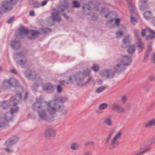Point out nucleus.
I'll return each instance as SVG.
<instances>
[{"label":"nucleus","mask_w":155,"mask_h":155,"mask_svg":"<svg viewBox=\"0 0 155 155\" xmlns=\"http://www.w3.org/2000/svg\"><path fill=\"white\" fill-rule=\"evenodd\" d=\"M19 110L18 107H13L10 109V113H6L4 118H0V129L4 128L6 126H8L7 123L12 121L14 119L13 114L18 112Z\"/></svg>","instance_id":"f257e3e1"},{"label":"nucleus","mask_w":155,"mask_h":155,"mask_svg":"<svg viewBox=\"0 0 155 155\" xmlns=\"http://www.w3.org/2000/svg\"><path fill=\"white\" fill-rule=\"evenodd\" d=\"M47 104L49 107L47 110L50 114H54L56 111L61 112L64 109V106L59 105L58 102L55 100L50 101Z\"/></svg>","instance_id":"f03ea898"},{"label":"nucleus","mask_w":155,"mask_h":155,"mask_svg":"<svg viewBox=\"0 0 155 155\" xmlns=\"http://www.w3.org/2000/svg\"><path fill=\"white\" fill-rule=\"evenodd\" d=\"M14 57L17 63L22 67H24L27 62L26 58L21 52L15 54Z\"/></svg>","instance_id":"7ed1b4c3"},{"label":"nucleus","mask_w":155,"mask_h":155,"mask_svg":"<svg viewBox=\"0 0 155 155\" xmlns=\"http://www.w3.org/2000/svg\"><path fill=\"white\" fill-rule=\"evenodd\" d=\"M122 134V131L120 130L114 135L111 140L110 145V149L115 148L118 146L119 143L117 140L121 137Z\"/></svg>","instance_id":"20e7f679"},{"label":"nucleus","mask_w":155,"mask_h":155,"mask_svg":"<svg viewBox=\"0 0 155 155\" xmlns=\"http://www.w3.org/2000/svg\"><path fill=\"white\" fill-rule=\"evenodd\" d=\"M18 0H6L2 3V7L5 10L10 11L13 9V6L15 5Z\"/></svg>","instance_id":"39448f33"},{"label":"nucleus","mask_w":155,"mask_h":155,"mask_svg":"<svg viewBox=\"0 0 155 155\" xmlns=\"http://www.w3.org/2000/svg\"><path fill=\"white\" fill-rule=\"evenodd\" d=\"M17 98L16 96H14L12 97L8 101H4L1 104L2 108L3 110L6 109L9 106L13 105L15 107L16 106L17 103L14 102V101H16Z\"/></svg>","instance_id":"423d86ee"},{"label":"nucleus","mask_w":155,"mask_h":155,"mask_svg":"<svg viewBox=\"0 0 155 155\" xmlns=\"http://www.w3.org/2000/svg\"><path fill=\"white\" fill-rule=\"evenodd\" d=\"M19 82L17 79L13 78H11L8 80H4L3 85L7 87L8 85L11 87H15L19 85Z\"/></svg>","instance_id":"0eeeda50"},{"label":"nucleus","mask_w":155,"mask_h":155,"mask_svg":"<svg viewBox=\"0 0 155 155\" xmlns=\"http://www.w3.org/2000/svg\"><path fill=\"white\" fill-rule=\"evenodd\" d=\"M44 110L38 111L39 119L40 120H45L49 122H51L53 120L52 117L49 118L48 114L46 113L45 111Z\"/></svg>","instance_id":"6e6552de"},{"label":"nucleus","mask_w":155,"mask_h":155,"mask_svg":"<svg viewBox=\"0 0 155 155\" xmlns=\"http://www.w3.org/2000/svg\"><path fill=\"white\" fill-rule=\"evenodd\" d=\"M128 5V8L130 13L131 15L130 16L131 21L133 25H135L136 24V19L133 16V15L135 14V8L134 5L132 3L131 0H126Z\"/></svg>","instance_id":"1a4fd4ad"},{"label":"nucleus","mask_w":155,"mask_h":155,"mask_svg":"<svg viewBox=\"0 0 155 155\" xmlns=\"http://www.w3.org/2000/svg\"><path fill=\"white\" fill-rule=\"evenodd\" d=\"M19 138L16 136H13L8 139L4 143L6 147L13 146L16 144L19 141Z\"/></svg>","instance_id":"9d476101"},{"label":"nucleus","mask_w":155,"mask_h":155,"mask_svg":"<svg viewBox=\"0 0 155 155\" xmlns=\"http://www.w3.org/2000/svg\"><path fill=\"white\" fill-rule=\"evenodd\" d=\"M45 104L44 102L42 101L40 98H37L35 102L33 104L32 107L34 110H37L40 108L43 109V106Z\"/></svg>","instance_id":"9b49d317"},{"label":"nucleus","mask_w":155,"mask_h":155,"mask_svg":"<svg viewBox=\"0 0 155 155\" xmlns=\"http://www.w3.org/2000/svg\"><path fill=\"white\" fill-rule=\"evenodd\" d=\"M136 37L138 38L136 47L137 48L138 53L140 54L143 50L144 48V45L141 39L139 38L138 35L137 34Z\"/></svg>","instance_id":"f8f14e48"},{"label":"nucleus","mask_w":155,"mask_h":155,"mask_svg":"<svg viewBox=\"0 0 155 155\" xmlns=\"http://www.w3.org/2000/svg\"><path fill=\"white\" fill-rule=\"evenodd\" d=\"M24 74L26 77L32 80L36 78V76L35 72L34 70H28L25 71Z\"/></svg>","instance_id":"ddd939ff"},{"label":"nucleus","mask_w":155,"mask_h":155,"mask_svg":"<svg viewBox=\"0 0 155 155\" xmlns=\"http://www.w3.org/2000/svg\"><path fill=\"white\" fill-rule=\"evenodd\" d=\"M85 77V73L83 72H78L74 75V78L75 80L78 82H82L84 77Z\"/></svg>","instance_id":"4468645a"},{"label":"nucleus","mask_w":155,"mask_h":155,"mask_svg":"<svg viewBox=\"0 0 155 155\" xmlns=\"http://www.w3.org/2000/svg\"><path fill=\"white\" fill-rule=\"evenodd\" d=\"M43 90L49 93L52 92L54 91V87L49 83H47L42 86Z\"/></svg>","instance_id":"2eb2a0df"},{"label":"nucleus","mask_w":155,"mask_h":155,"mask_svg":"<svg viewBox=\"0 0 155 155\" xmlns=\"http://www.w3.org/2000/svg\"><path fill=\"white\" fill-rule=\"evenodd\" d=\"M45 135L47 138L49 137H54L55 136V131L52 128H48L45 130Z\"/></svg>","instance_id":"dca6fc26"},{"label":"nucleus","mask_w":155,"mask_h":155,"mask_svg":"<svg viewBox=\"0 0 155 155\" xmlns=\"http://www.w3.org/2000/svg\"><path fill=\"white\" fill-rule=\"evenodd\" d=\"M131 58L127 55L123 56L121 60V63L125 66L129 65L131 62Z\"/></svg>","instance_id":"f3484780"},{"label":"nucleus","mask_w":155,"mask_h":155,"mask_svg":"<svg viewBox=\"0 0 155 155\" xmlns=\"http://www.w3.org/2000/svg\"><path fill=\"white\" fill-rule=\"evenodd\" d=\"M117 16V15L115 12H111L108 13L107 14L105 15V18L109 17L110 19L107 21V22L110 23L113 21Z\"/></svg>","instance_id":"a211bd4d"},{"label":"nucleus","mask_w":155,"mask_h":155,"mask_svg":"<svg viewBox=\"0 0 155 155\" xmlns=\"http://www.w3.org/2000/svg\"><path fill=\"white\" fill-rule=\"evenodd\" d=\"M11 47L15 50L18 49L21 45V42L19 40H14L11 42Z\"/></svg>","instance_id":"6ab92c4d"},{"label":"nucleus","mask_w":155,"mask_h":155,"mask_svg":"<svg viewBox=\"0 0 155 155\" xmlns=\"http://www.w3.org/2000/svg\"><path fill=\"white\" fill-rule=\"evenodd\" d=\"M104 123L107 126L111 127L113 125V122L110 116L104 117L103 118Z\"/></svg>","instance_id":"aec40b11"},{"label":"nucleus","mask_w":155,"mask_h":155,"mask_svg":"<svg viewBox=\"0 0 155 155\" xmlns=\"http://www.w3.org/2000/svg\"><path fill=\"white\" fill-rule=\"evenodd\" d=\"M112 109L118 112H122L124 111V109L119 106L116 103H114L112 106Z\"/></svg>","instance_id":"412c9836"},{"label":"nucleus","mask_w":155,"mask_h":155,"mask_svg":"<svg viewBox=\"0 0 155 155\" xmlns=\"http://www.w3.org/2000/svg\"><path fill=\"white\" fill-rule=\"evenodd\" d=\"M69 6L68 4L65 1H63L59 6V11L63 12L67 9Z\"/></svg>","instance_id":"4be33fe9"},{"label":"nucleus","mask_w":155,"mask_h":155,"mask_svg":"<svg viewBox=\"0 0 155 155\" xmlns=\"http://www.w3.org/2000/svg\"><path fill=\"white\" fill-rule=\"evenodd\" d=\"M124 65L120 64H119L117 65L114 67V69L115 71L117 72H120L122 71H123L125 69V68L124 67Z\"/></svg>","instance_id":"5701e85b"},{"label":"nucleus","mask_w":155,"mask_h":155,"mask_svg":"<svg viewBox=\"0 0 155 155\" xmlns=\"http://www.w3.org/2000/svg\"><path fill=\"white\" fill-rule=\"evenodd\" d=\"M29 33L28 30L26 28L22 27L19 29L18 34L20 35H27Z\"/></svg>","instance_id":"b1692460"},{"label":"nucleus","mask_w":155,"mask_h":155,"mask_svg":"<svg viewBox=\"0 0 155 155\" xmlns=\"http://www.w3.org/2000/svg\"><path fill=\"white\" fill-rule=\"evenodd\" d=\"M115 130L113 129L110 130L109 131L108 134L105 141V143L107 144L109 142Z\"/></svg>","instance_id":"393cba45"},{"label":"nucleus","mask_w":155,"mask_h":155,"mask_svg":"<svg viewBox=\"0 0 155 155\" xmlns=\"http://www.w3.org/2000/svg\"><path fill=\"white\" fill-rule=\"evenodd\" d=\"M16 91L17 93V95L18 96V97L20 99H21L22 97L21 94L24 91V89L21 86H19V85L16 87Z\"/></svg>","instance_id":"a878e982"},{"label":"nucleus","mask_w":155,"mask_h":155,"mask_svg":"<svg viewBox=\"0 0 155 155\" xmlns=\"http://www.w3.org/2000/svg\"><path fill=\"white\" fill-rule=\"evenodd\" d=\"M52 16L53 21H56L57 22H59L61 20V18L59 14L53 13L52 14Z\"/></svg>","instance_id":"bb28decb"},{"label":"nucleus","mask_w":155,"mask_h":155,"mask_svg":"<svg viewBox=\"0 0 155 155\" xmlns=\"http://www.w3.org/2000/svg\"><path fill=\"white\" fill-rule=\"evenodd\" d=\"M132 40L131 36L130 35H128L124 37L123 41V43L124 45L130 43L131 41Z\"/></svg>","instance_id":"cd10ccee"},{"label":"nucleus","mask_w":155,"mask_h":155,"mask_svg":"<svg viewBox=\"0 0 155 155\" xmlns=\"http://www.w3.org/2000/svg\"><path fill=\"white\" fill-rule=\"evenodd\" d=\"M146 29L149 31L150 33L152 34V35H147L146 36V39L147 40H152L153 39L155 38V34H154L153 33H151L150 30L151 31H153L150 29L148 28H146Z\"/></svg>","instance_id":"c85d7f7f"},{"label":"nucleus","mask_w":155,"mask_h":155,"mask_svg":"<svg viewBox=\"0 0 155 155\" xmlns=\"http://www.w3.org/2000/svg\"><path fill=\"white\" fill-rule=\"evenodd\" d=\"M141 3V4L140 5V10L144 11L146 10L149 9V5L147 4V2H142Z\"/></svg>","instance_id":"c756f323"},{"label":"nucleus","mask_w":155,"mask_h":155,"mask_svg":"<svg viewBox=\"0 0 155 155\" xmlns=\"http://www.w3.org/2000/svg\"><path fill=\"white\" fill-rule=\"evenodd\" d=\"M155 125V118L147 122L144 126L145 128H148Z\"/></svg>","instance_id":"7c9ffc66"},{"label":"nucleus","mask_w":155,"mask_h":155,"mask_svg":"<svg viewBox=\"0 0 155 155\" xmlns=\"http://www.w3.org/2000/svg\"><path fill=\"white\" fill-rule=\"evenodd\" d=\"M80 147L79 144L77 142H75L72 144L70 147V149L73 151L77 150Z\"/></svg>","instance_id":"2f4dec72"},{"label":"nucleus","mask_w":155,"mask_h":155,"mask_svg":"<svg viewBox=\"0 0 155 155\" xmlns=\"http://www.w3.org/2000/svg\"><path fill=\"white\" fill-rule=\"evenodd\" d=\"M135 50L134 45H132L128 46L127 50V52L129 54H132L133 53Z\"/></svg>","instance_id":"473e14b6"},{"label":"nucleus","mask_w":155,"mask_h":155,"mask_svg":"<svg viewBox=\"0 0 155 155\" xmlns=\"http://www.w3.org/2000/svg\"><path fill=\"white\" fill-rule=\"evenodd\" d=\"M144 18L147 20H148L151 18V12L150 11L146 12L143 14Z\"/></svg>","instance_id":"72a5a7b5"},{"label":"nucleus","mask_w":155,"mask_h":155,"mask_svg":"<svg viewBox=\"0 0 155 155\" xmlns=\"http://www.w3.org/2000/svg\"><path fill=\"white\" fill-rule=\"evenodd\" d=\"M37 0H30L29 2V4L31 5L34 4L33 6L34 8H38L39 7V5L37 3Z\"/></svg>","instance_id":"f704fd0d"},{"label":"nucleus","mask_w":155,"mask_h":155,"mask_svg":"<svg viewBox=\"0 0 155 155\" xmlns=\"http://www.w3.org/2000/svg\"><path fill=\"white\" fill-rule=\"evenodd\" d=\"M82 9L83 11L85 12L86 10H91V8L89 4H85L83 6Z\"/></svg>","instance_id":"c9c22d12"},{"label":"nucleus","mask_w":155,"mask_h":155,"mask_svg":"<svg viewBox=\"0 0 155 155\" xmlns=\"http://www.w3.org/2000/svg\"><path fill=\"white\" fill-rule=\"evenodd\" d=\"M107 88V86H101L97 88L96 90V92L97 93L99 94Z\"/></svg>","instance_id":"e433bc0d"},{"label":"nucleus","mask_w":155,"mask_h":155,"mask_svg":"<svg viewBox=\"0 0 155 155\" xmlns=\"http://www.w3.org/2000/svg\"><path fill=\"white\" fill-rule=\"evenodd\" d=\"M29 32L33 36H36L40 34L39 31L35 30H30Z\"/></svg>","instance_id":"4c0bfd02"},{"label":"nucleus","mask_w":155,"mask_h":155,"mask_svg":"<svg viewBox=\"0 0 155 155\" xmlns=\"http://www.w3.org/2000/svg\"><path fill=\"white\" fill-rule=\"evenodd\" d=\"M107 78H112L114 76V72L110 69H108Z\"/></svg>","instance_id":"58836bf2"},{"label":"nucleus","mask_w":155,"mask_h":155,"mask_svg":"<svg viewBox=\"0 0 155 155\" xmlns=\"http://www.w3.org/2000/svg\"><path fill=\"white\" fill-rule=\"evenodd\" d=\"M67 100V99L65 97H60L59 98L58 100H55L56 101H57L58 103L59 104V103H64Z\"/></svg>","instance_id":"ea45409f"},{"label":"nucleus","mask_w":155,"mask_h":155,"mask_svg":"<svg viewBox=\"0 0 155 155\" xmlns=\"http://www.w3.org/2000/svg\"><path fill=\"white\" fill-rule=\"evenodd\" d=\"M99 68L98 64H94L92 67V69L94 71L96 72L99 70Z\"/></svg>","instance_id":"a19ab883"},{"label":"nucleus","mask_w":155,"mask_h":155,"mask_svg":"<svg viewBox=\"0 0 155 155\" xmlns=\"http://www.w3.org/2000/svg\"><path fill=\"white\" fill-rule=\"evenodd\" d=\"M108 73V69L102 70L101 72V75L106 77L107 78V74Z\"/></svg>","instance_id":"79ce46f5"},{"label":"nucleus","mask_w":155,"mask_h":155,"mask_svg":"<svg viewBox=\"0 0 155 155\" xmlns=\"http://www.w3.org/2000/svg\"><path fill=\"white\" fill-rule=\"evenodd\" d=\"M73 4V8H78L80 7V4L78 1H72Z\"/></svg>","instance_id":"37998d69"},{"label":"nucleus","mask_w":155,"mask_h":155,"mask_svg":"<svg viewBox=\"0 0 155 155\" xmlns=\"http://www.w3.org/2000/svg\"><path fill=\"white\" fill-rule=\"evenodd\" d=\"M150 52L146 51L145 54V56L143 61L144 62H146L147 61L148 59Z\"/></svg>","instance_id":"c03bdc74"},{"label":"nucleus","mask_w":155,"mask_h":155,"mask_svg":"<svg viewBox=\"0 0 155 155\" xmlns=\"http://www.w3.org/2000/svg\"><path fill=\"white\" fill-rule=\"evenodd\" d=\"M41 31L44 33H47L51 31V29L47 27L45 28L41 29Z\"/></svg>","instance_id":"a18cd8bd"},{"label":"nucleus","mask_w":155,"mask_h":155,"mask_svg":"<svg viewBox=\"0 0 155 155\" xmlns=\"http://www.w3.org/2000/svg\"><path fill=\"white\" fill-rule=\"evenodd\" d=\"M107 104L106 103H103L101 104L99 107V109L100 110H104L107 108Z\"/></svg>","instance_id":"49530a36"},{"label":"nucleus","mask_w":155,"mask_h":155,"mask_svg":"<svg viewBox=\"0 0 155 155\" xmlns=\"http://www.w3.org/2000/svg\"><path fill=\"white\" fill-rule=\"evenodd\" d=\"M153 42L152 41H150L148 45V48L147 49V50L146 51L150 52V51H152V45H153Z\"/></svg>","instance_id":"de8ad7c7"},{"label":"nucleus","mask_w":155,"mask_h":155,"mask_svg":"<svg viewBox=\"0 0 155 155\" xmlns=\"http://www.w3.org/2000/svg\"><path fill=\"white\" fill-rule=\"evenodd\" d=\"M38 87V84H37L36 83H35L32 86L31 88L34 92H36L37 91Z\"/></svg>","instance_id":"09e8293b"},{"label":"nucleus","mask_w":155,"mask_h":155,"mask_svg":"<svg viewBox=\"0 0 155 155\" xmlns=\"http://www.w3.org/2000/svg\"><path fill=\"white\" fill-rule=\"evenodd\" d=\"M127 96L126 95L123 96L121 98L120 100L123 104H125L127 100Z\"/></svg>","instance_id":"8fccbe9b"},{"label":"nucleus","mask_w":155,"mask_h":155,"mask_svg":"<svg viewBox=\"0 0 155 155\" xmlns=\"http://www.w3.org/2000/svg\"><path fill=\"white\" fill-rule=\"evenodd\" d=\"M151 149V148H148L146 149H145V150H143V151H141L139 153L136 154V155H142L143 154H144V153L149 151Z\"/></svg>","instance_id":"3c124183"},{"label":"nucleus","mask_w":155,"mask_h":155,"mask_svg":"<svg viewBox=\"0 0 155 155\" xmlns=\"http://www.w3.org/2000/svg\"><path fill=\"white\" fill-rule=\"evenodd\" d=\"M36 83L37 84H38V86L39 85H41L42 84V80L40 78H38L36 80Z\"/></svg>","instance_id":"603ef678"},{"label":"nucleus","mask_w":155,"mask_h":155,"mask_svg":"<svg viewBox=\"0 0 155 155\" xmlns=\"http://www.w3.org/2000/svg\"><path fill=\"white\" fill-rule=\"evenodd\" d=\"M116 34L117 38H120L123 36V33L120 30H119L116 33Z\"/></svg>","instance_id":"864d4df0"},{"label":"nucleus","mask_w":155,"mask_h":155,"mask_svg":"<svg viewBox=\"0 0 155 155\" xmlns=\"http://www.w3.org/2000/svg\"><path fill=\"white\" fill-rule=\"evenodd\" d=\"M98 18V15L97 14H94L91 15V19L93 21H95Z\"/></svg>","instance_id":"5fc2aeb1"},{"label":"nucleus","mask_w":155,"mask_h":155,"mask_svg":"<svg viewBox=\"0 0 155 155\" xmlns=\"http://www.w3.org/2000/svg\"><path fill=\"white\" fill-rule=\"evenodd\" d=\"M94 143L93 142L89 141H86L84 143V146L86 147L89 145H93Z\"/></svg>","instance_id":"6e6d98bb"},{"label":"nucleus","mask_w":155,"mask_h":155,"mask_svg":"<svg viewBox=\"0 0 155 155\" xmlns=\"http://www.w3.org/2000/svg\"><path fill=\"white\" fill-rule=\"evenodd\" d=\"M60 83L61 84L64 85H68L69 84V82L64 80L61 81H60Z\"/></svg>","instance_id":"4d7b16f0"},{"label":"nucleus","mask_w":155,"mask_h":155,"mask_svg":"<svg viewBox=\"0 0 155 155\" xmlns=\"http://www.w3.org/2000/svg\"><path fill=\"white\" fill-rule=\"evenodd\" d=\"M74 78V76H70L69 78V82L70 83L72 84L73 82V79Z\"/></svg>","instance_id":"13d9d810"},{"label":"nucleus","mask_w":155,"mask_h":155,"mask_svg":"<svg viewBox=\"0 0 155 155\" xmlns=\"http://www.w3.org/2000/svg\"><path fill=\"white\" fill-rule=\"evenodd\" d=\"M151 62L153 64H155V53H153L151 58Z\"/></svg>","instance_id":"bf43d9fd"},{"label":"nucleus","mask_w":155,"mask_h":155,"mask_svg":"<svg viewBox=\"0 0 155 155\" xmlns=\"http://www.w3.org/2000/svg\"><path fill=\"white\" fill-rule=\"evenodd\" d=\"M120 18H117L115 20V24L118 26L120 25Z\"/></svg>","instance_id":"052dcab7"},{"label":"nucleus","mask_w":155,"mask_h":155,"mask_svg":"<svg viewBox=\"0 0 155 155\" xmlns=\"http://www.w3.org/2000/svg\"><path fill=\"white\" fill-rule=\"evenodd\" d=\"M14 18L15 17L14 16H12L10 17L7 21V23L8 24L11 23L12 22V21L13 20Z\"/></svg>","instance_id":"680f3d73"},{"label":"nucleus","mask_w":155,"mask_h":155,"mask_svg":"<svg viewBox=\"0 0 155 155\" xmlns=\"http://www.w3.org/2000/svg\"><path fill=\"white\" fill-rule=\"evenodd\" d=\"M62 87L61 86L58 85L57 86V91L58 93H60L62 91Z\"/></svg>","instance_id":"e2e57ef3"},{"label":"nucleus","mask_w":155,"mask_h":155,"mask_svg":"<svg viewBox=\"0 0 155 155\" xmlns=\"http://www.w3.org/2000/svg\"><path fill=\"white\" fill-rule=\"evenodd\" d=\"M147 146V144L146 143H144L142 144L140 146V148L141 149H143L145 147H146Z\"/></svg>","instance_id":"0e129e2a"},{"label":"nucleus","mask_w":155,"mask_h":155,"mask_svg":"<svg viewBox=\"0 0 155 155\" xmlns=\"http://www.w3.org/2000/svg\"><path fill=\"white\" fill-rule=\"evenodd\" d=\"M149 80L150 81H153L155 80V76L151 75L149 77Z\"/></svg>","instance_id":"69168bd1"},{"label":"nucleus","mask_w":155,"mask_h":155,"mask_svg":"<svg viewBox=\"0 0 155 155\" xmlns=\"http://www.w3.org/2000/svg\"><path fill=\"white\" fill-rule=\"evenodd\" d=\"M146 34V32L145 29H143L141 32V35L143 37L145 36Z\"/></svg>","instance_id":"338daca9"},{"label":"nucleus","mask_w":155,"mask_h":155,"mask_svg":"<svg viewBox=\"0 0 155 155\" xmlns=\"http://www.w3.org/2000/svg\"><path fill=\"white\" fill-rule=\"evenodd\" d=\"M5 150L6 152H7L8 153H11L13 152V150H11L8 148H5Z\"/></svg>","instance_id":"774afa93"}]
</instances>
